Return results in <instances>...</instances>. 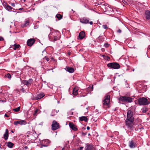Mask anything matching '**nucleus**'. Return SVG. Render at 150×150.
Masks as SVG:
<instances>
[{
	"label": "nucleus",
	"mask_w": 150,
	"mask_h": 150,
	"mask_svg": "<svg viewBox=\"0 0 150 150\" xmlns=\"http://www.w3.org/2000/svg\"><path fill=\"white\" fill-rule=\"evenodd\" d=\"M21 91H22L23 92H24L25 91V89L24 88H22L21 90Z\"/></svg>",
	"instance_id": "79ce46f5"
},
{
	"label": "nucleus",
	"mask_w": 150,
	"mask_h": 150,
	"mask_svg": "<svg viewBox=\"0 0 150 150\" xmlns=\"http://www.w3.org/2000/svg\"><path fill=\"white\" fill-rule=\"evenodd\" d=\"M69 126L74 131H76L78 130L76 126L74 125L72 122H69Z\"/></svg>",
	"instance_id": "2eb2a0df"
},
{
	"label": "nucleus",
	"mask_w": 150,
	"mask_h": 150,
	"mask_svg": "<svg viewBox=\"0 0 150 150\" xmlns=\"http://www.w3.org/2000/svg\"><path fill=\"white\" fill-rule=\"evenodd\" d=\"M85 36V33L83 31L80 32L78 36V39L79 40H82L84 38Z\"/></svg>",
	"instance_id": "a211bd4d"
},
{
	"label": "nucleus",
	"mask_w": 150,
	"mask_h": 150,
	"mask_svg": "<svg viewBox=\"0 0 150 150\" xmlns=\"http://www.w3.org/2000/svg\"><path fill=\"white\" fill-rule=\"evenodd\" d=\"M146 18L147 19H150V11L148 10L145 12Z\"/></svg>",
	"instance_id": "4be33fe9"
},
{
	"label": "nucleus",
	"mask_w": 150,
	"mask_h": 150,
	"mask_svg": "<svg viewBox=\"0 0 150 150\" xmlns=\"http://www.w3.org/2000/svg\"><path fill=\"white\" fill-rule=\"evenodd\" d=\"M4 40V38L0 36V41H3Z\"/></svg>",
	"instance_id": "4c0bfd02"
},
{
	"label": "nucleus",
	"mask_w": 150,
	"mask_h": 150,
	"mask_svg": "<svg viewBox=\"0 0 150 150\" xmlns=\"http://www.w3.org/2000/svg\"><path fill=\"white\" fill-rule=\"evenodd\" d=\"M56 17L58 19V20H60L62 18V15L60 14H57L56 15Z\"/></svg>",
	"instance_id": "c85d7f7f"
},
{
	"label": "nucleus",
	"mask_w": 150,
	"mask_h": 150,
	"mask_svg": "<svg viewBox=\"0 0 150 150\" xmlns=\"http://www.w3.org/2000/svg\"><path fill=\"white\" fill-rule=\"evenodd\" d=\"M134 69H133V71H134Z\"/></svg>",
	"instance_id": "864d4df0"
},
{
	"label": "nucleus",
	"mask_w": 150,
	"mask_h": 150,
	"mask_svg": "<svg viewBox=\"0 0 150 150\" xmlns=\"http://www.w3.org/2000/svg\"><path fill=\"white\" fill-rule=\"evenodd\" d=\"M117 108H115V109L114 110V111H115L116 110H117Z\"/></svg>",
	"instance_id": "09e8293b"
},
{
	"label": "nucleus",
	"mask_w": 150,
	"mask_h": 150,
	"mask_svg": "<svg viewBox=\"0 0 150 150\" xmlns=\"http://www.w3.org/2000/svg\"><path fill=\"white\" fill-rule=\"evenodd\" d=\"M9 136L8 129H6L4 135V139L6 140L8 139Z\"/></svg>",
	"instance_id": "aec40b11"
},
{
	"label": "nucleus",
	"mask_w": 150,
	"mask_h": 150,
	"mask_svg": "<svg viewBox=\"0 0 150 150\" xmlns=\"http://www.w3.org/2000/svg\"><path fill=\"white\" fill-rule=\"evenodd\" d=\"M6 77L9 79H10L11 78V76L10 74L8 73L6 75Z\"/></svg>",
	"instance_id": "2f4dec72"
},
{
	"label": "nucleus",
	"mask_w": 150,
	"mask_h": 150,
	"mask_svg": "<svg viewBox=\"0 0 150 150\" xmlns=\"http://www.w3.org/2000/svg\"><path fill=\"white\" fill-rule=\"evenodd\" d=\"M25 149H27L28 148V147L27 146H25Z\"/></svg>",
	"instance_id": "603ef678"
},
{
	"label": "nucleus",
	"mask_w": 150,
	"mask_h": 150,
	"mask_svg": "<svg viewBox=\"0 0 150 150\" xmlns=\"http://www.w3.org/2000/svg\"><path fill=\"white\" fill-rule=\"evenodd\" d=\"M11 132H13V131L12 130V131H11Z\"/></svg>",
	"instance_id": "5fc2aeb1"
},
{
	"label": "nucleus",
	"mask_w": 150,
	"mask_h": 150,
	"mask_svg": "<svg viewBox=\"0 0 150 150\" xmlns=\"http://www.w3.org/2000/svg\"><path fill=\"white\" fill-rule=\"evenodd\" d=\"M83 148V147L80 146L78 148V149L79 150H82Z\"/></svg>",
	"instance_id": "c9c22d12"
},
{
	"label": "nucleus",
	"mask_w": 150,
	"mask_h": 150,
	"mask_svg": "<svg viewBox=\"0 0 150 150\" xmlns=\"http://www.w3.org/2000/svg\"><path fill=\"white\" fill-rule=\"evenodd\" d=\"M107 66L108 67L115 69H117L120 67V65L118 63L116 62L108 63L107 64Z\"/></svg>",
	"instance_id": "423d86ee"
},
{
	"label": "nucleus",
	"mask_w": 150,
	"mask_h": 150,
	"mask_svg": "<svg viewBox=\"0 0 150 150\" xmlns=\"http://www.w3.org/2000/svg\"><path fill=\"white\" fill-rule=\"evenodd\" d=\"M110 45L108 43H105L104 44V46L106 48H107L109 47Z\"/></svg>",
	"instance_id": "473e14b6"
},
{
	"label": "nucleus",
	"mask_w": 150,
	"mask_h": 150,
	"mask_svg": "<svg viewBox=\"0 0 150 150\" xmlns=\"http://www.w3.org/2000/svg\"><path fill=\"white\" fill-rule=\"evenodd\" d=\"M78 89L76 88H74L72 94L76 96L78 94Z\"/></svg>",
	"instance_id": "5701e85b"
},
{
	"label": "nucleus",
	"mask_w": 150,
	"mask_h": 150,
	"mask_svg": "<svg viewBox=\"0 0 150 150\" xmlns=\"http://www.w3.org/2000/svg\"><path fill=\"white\" fill-rule=\"evenodd\" d=\"M98 39L100 41L103 42L104 41V38L103 35H100L98 37Z\"/></svg>",
	"instance_id": "cd10ccee"
},
{
	"label": "nucleus",
	"mask_w": 150,
	"mask_h": 150,
	"mask_svg": "<svg viewBox=\"0 0 150 150\" xmlns=\"http://www.w3.org/2000/svg\"><path fill=\"white\" fill-rule=\"evenodd\" d=\"M11 5L13 7H14L15 6V4L13 3H11Z\"/></svg>",
	"instance_id": "ea45409f"
},
{
	"label": "nucleus",
	"mask_w": 150,
	"mask_h": 150,
	"mask_svg": "<svg viewBox=\"0 0 150 150\" xmlns=\"http://www.w3.org/2000/svg\"><path fill=\"white\" fill-rule=\"evenodd\" d=\"M80 21L83 23H88L89 22V18L85 17L82 18L80 19Z\"/></svg>",
	"instance_id": "dca6fc26"
},
{
	"label": "nucleus",
	"mask_w": 150,
	"mask_h": 150,
	"mask_svg": "<svg viewBox=\"0 0 150 150\" xmlns=\"http://www.w3.org/2000/svg\"><path fill=\"white\" fill-rule=\"evenodd\" d=\"M44 51V50H43V51L42 52H43Z\"/></svg>",
	"instance_id": "6e6d98bb"
},
{
	"label": "nucleus",
	"mask_w": 150,
	"mask_h": 150,
	"mask_svg": "<svg viewBox=\"0 0 150 150\" xmlns=\"http://www.w3.org/2000/svg\"><path fill=\"white\" fill-rule=\"evenodd\" d=\"M13 46L14 47L13 48V49L15 50H16L17 49L19 48L20 47V45H17L16 43L14 44Z\"/></svg>",
	"instance_id": "bb28decb"
},
{
	"label": "nucleus",
	"mask_w": 150,
	"mask_h": 150,
	"mask_svg": "<svg viewBox=\"0 0 150 150\" xmlns=\"http://www.w3.org/2000/svg\"><path fill=\"white\" fill-rule=\"evenodd\" d=\"M51 126L52 130L53 131L56 130L60 127L59 124L55 120L53 121Z\"/></svg>",
	"instance_id": "0eeeda50"
},
{
	"label": "nucleus",
	"mask_w": 150,
	"mask_h": 150,
	"mask_svg": "<svg viewBox=\"0 0 150 150\" xmlns=\"http://www.w3.org/2000/svg\"><path fill=\"white\" fill-rule=\"evenodd\" d=\"M20 110V107H18L16 108L13 109V110L15 112H17L19 111Z\"/></svg>",
	"instance_id": "c756f323"
},
{
	"label": "nucleus",
	"mask_w": 150,
	"mask_h": 150,
	"mask_svg": "<svg viewBox=\"0 0 150 150\" xmlns=\"http://www.w3.org/2000/svg\"><path fill=\"white\" fill-rule=\"evenodd\" d=\"M62 150H63V149H62Z\"/></svg>",
	"instance_id": "bf43d9fd"
},
{
	"label": "nucleus",
	"mask_w": 150,
	"mask_h": 150,
	"mask_svg": "<svg viewBox=\"0 0 150 150\" xmlns=\"http://www.w3.org/2000/svg\"><path fill=\"white\" fill-rule=\"evenodd\" d=\"M138 103L139 105H148L150 103L149 99H147L145 97H141L139 98L137 100Z\"/></svg>",
	"instance_id": "f03ea898"
},
{
	"label": "nucleus",
	"mask_w": 150,
	"mask_h": 150,
	"mask_svg": "<svg viewBox=\"0 0 150 150\" xmlns=\"http://www.w3.org/2000/svg\"><path fill=\"white\" fill-rule=\"evenodd\" d=\"M85 149V150H96V147L92 144L87 143L86 144Z\"/></svg>",
	"instance_id": "6e6552de"
},
{
	"label": "nucleus",
	"mask_w": 150,
	"mask_h": 150,
	"mask_svg": "<svg viewBox=\"0 0 150 150\" xmlns=\"http://www.w3.org/2000/svg\"><path fill=\"white\" fill-rule=\"evenodd\" d=\"M45 96L44 94L43 93H41L36 95L35 97L33 99L35 100L40 99L43 97Z\"/></svg>",
	"instance_id": "4468645a"
},
{
	"label": "nucleus",
	"mask_w": 150,
	"mask_h": 150,
	"mask_svg": "<svg viewBox=\"0 0 150 150\" xmlns=\"http://www.w3.org/2000/svg\"><path fill=\"white\" fill-rule=\"evenodd\" d=\"M33 82V79H30L28 80H23L22 82L23 84L27 86L30 85Z\"/></svg>",
	"instance_id": "9d476101"
},
{
	"label": "nucleus",
	"mask_w": 150,
	"mask_h": 150,
	"mask_svg": "<svg viewBox=\"0 0 150 150\" xmlns=\"http://www.w3.org/2000/svg\"><path fill=\"white\" fill-rule=\"evenodd\" d=\"M89 23L90 25H92L93 24V22L92 21H90L89 22Z\"/></svg>",
	"instance_id": "c03bdc74"
},
{
	"label": "nucleus",
	"mask_w": 150,
	"mask_h": 150,
	"mask_svg": "<svg viewBox=\"0 0 150 150\" xmlns=\"http://www.w3.org/2000/svg\"><path fill=\"white\" fill-rule=\"evenodd\" d=\"M90 129V127L89 126H87V130H89Z\"/></svg>",
	"instance_id": "a18cd8bd"
},
{
	"label": "nucleus",
	"mask_w": 150,
	"mask_h": 150,
	"mask_svg": "<svg viewBox=\"0 0 150 150\" xmlns=\"http://www.w3.org/2000/svg\"><path fill=\"white\" fill-rule=\"evenodd\" d=\"M110 96L107 95L105 96L104 100L103 101V106L104 108H108L110 107Z\"/></svg>",
	"instance_id": "7ed1b4c3"
},
{
	"label": "nucleus",
	"mask_w": 150,
	"mask_h": 150,
	"mask_svg": "<svg viewBox=\"0 0 150 150\" xmlns=\"http://www.w3.org/2000/svg\"><path fill=\"white\" fill-rule=\"evenodd\" d=\"M122 31H121V30H120V29H119L117 30V32L119 33H121Z\"/></svg>",
	"instance_id": "58836bf2"
},
{
	"label": "nucleus",
	"mask_w": 150,
	"mask_h": 150,
	"mask_svg": "<svg viewBox=\"0 0 150 150\" xmlns=\"http://www.w3.org/2000/svg\"><path fill=\"white\" fill-rule=\"evenodd\" d=\"M45 59H46V60L47 62L49 61L50 60L49 58H48L47 57H45Z\"/></svg>",
	"instance_id": "e433bc0d"
},
{
	"label": "nucleus",
	"mask_w": 150,
	"mask_h": 150,
	"mask_svg": "<svg viewBox=\"0 0 150 150\" xmlns=\"http://www.w3.org/2000/svg\"><path fill=\"white\" fill-rule=\"evenodd\" d=\"M93 86H92V87H91V88H88V89H90V91H92L93 90Z\"/></svg>",
	"instance_id": "a19ab883"
},
{
	"label": "nucleus",
	"mask_w": 150,
	"mask_h": 150,
	"mask_svg": "<svg viewBox=\"0 0 150 150\" xmlns=\"http://www.w3.org/2000/svg\"><path fill=\"white\" fill-rule=\"evenodd\" d=\"M79 120L81 121H85V122H87L88 119L86 116H82L79 117Z\"/></svg>",
	"instance_id": "412c9836"
},
{
	"label": "nucleus",
	"mask_w": 150,
	"mask_h": 150,
	"mask_svg": "<svg viewBox=\"0 0 150 150\" xmlns=\"http://www.w3.org/2000/svg\"><path fill=\"white\" fill-rule=\"evenodd\" d=\"M35 40L34 38L28 39L27 41V45L28 46L31 47L35 42Z\"/></svg>",
	"instance_id": "ddd939ff"
},
{
	"label": "nucleus",
	"mask_w": 150,
	"mask_h": 150,
	"mask_svg": "<svg viewBox=\"0 0 150 150\" xmlns=\"http://www.w3.org/2000/svg\"><path fill=\"white\" fill-rule=\"evenodd\" d=\"M1 101L3 102H5L6 101L5 100H1Z\"/></svg>",
	"instance_id": "49530a36"
},
{
	"label": "nucleus",
	"mask_w": 150,
	"mask_h": 150,
	"mask_svg": "<svg viewBox=\"0 0 150 150\" xmlns=\"http://www.w3.org/2000/svg\"><path fill=\"white\" fill-rule=\"evenodd\" d=\"M140 86H141L140 87L141 88L142 87V89L143 90L142 91H146L147 88V85H140Z\"/></svg>",
	"instance_id": "393cba45"
},
{
	"label": "nucleus",
	"mask_w": 150,
	"mask_h": 150,
	"mask_svg": "<svg viewBox=\"0 0 150 150\" xmlns=\"http://www.w3.org/2000/svg\"><path fill=\"white\" fill-rule=\"evenodd\" d=\"M120 101L123 102L131 103L134 100V98L127 96H122L119 98Z\"/></svg>",
	"instance_id": "20e7f679"
},
{
	"label": "nucleus",
	"mask_w": 150,
	"mask_h": 150,
	"mask_svg": "<svg viewBox=\"0 0 150 150\" xmlns=\"http://www.w3.org/2000/svg\"><path fill=\"white\" fill-rule=\"evenodd\" d=\"M103 56H104V55H103Z\"/></svg>",
	"instance_id": "4d7b16f0"
},
{
	"label": "nucleus",
	"mask_w": 150,
	"mask_h": 150,
	"mask_svg": "<svg viewBox=\"0 0 150 150\" xmlns=\"http://www.w3.org/2000/svg\"><path fill=\"white\" fill-rule=\"evenodd\" d=\"M53 112H56V113H57V111L56 110H54V111H53Z\"/></svg>",
	"instance_id": "8fccbe9b"
},
{
	"label": "nucleus",
	"mask_w": 150,
	"mask_h": 150,
	"mask_svg": "<svg viewBox=\"0 0 150 150\" xmlns=\"http://www.w3.org/2000/svg\"><path fill=\"white\" fill-rule=\"evenodd\" d=\"M58 32H54L51 33L49 35V37L50 40L52 41H55L59 39L58 37H57V33Z\"/></svg>",
	"instance_id": "39448f33"
},
{
	"label": "nucleus",
	"mask_w": 150,
	"mask_h": 150,
	"mask_svg": "<svg viewBox=\"0 0 150 150\" xmlns=\"http://www.w3.org/2000/svg\"><path fill=\"white\" fill-rule=\"evenodd\" d=\"M149 49H150V46H149L148 47Z\"/></svg>",
	"instance_id": "3c124183"
},
{
	"label": "nucleus",
	"mask_w": 150,
	"mask_h": 150,
	"mask_svg": "<svg viewBox=\"0 0 150 150\" xmlns=\"http://www.w3.org/2000/svg\"><path fill=\"white\" fill-rule=\"evenodd\" d=\"M129 145L130 148H134L136 147V143L134 140H132L129 141Z\"/></svg>",
	"instance_id": "f8f14e48"
},
{
	"label": "nucleus",
	"mask_w": 150,
	"mask_h": 150,
	"mask_svg": "<svg viewBox=\"0 0 150 150\" xmlns=\"http://www.w3.org/2000/svg\"><path fill=\"white\" fill-rule=\"evenodd\" d=\"M111 137H112V136H111Z\"/></svg>",
	"instance_id": "13d9d810"
},
{
	"label": "nucleus",
	"mask_w": 150,
	"mask_h": 150,
	"mask_svg": "<svg viewBox=\"0 0 150 150\" xmlns=\"http://www.w3.org/2000/svg\"><path fill=\"white\" fill-rule=\"evenodd\" d=\"M14 144L11 142H8L7 143V146L10 148H11L14 145Z\"/></svg>",
	"instance_id": "b1692460"
},
{
	"label": "nucleus",
	"mask_w": 150,
	"mask_h": 150,
	"mask_svg": "<svg viewBox=\"0 0 150 150\" xmlns=\"http://www.w3.org/2000/svg\"><path fill=\"white\" fill-rule=\"evenodd\" d=\"M133 113L131 110H128L127 113V117L125 120L126 125L127 128L131 131H133L135 128L133 126L134 122Z\"/></svg>",
	"instance_id": "f257e3e1"
},
{
	"label": "nucleus",
	"mask_w": 150,
	"mask_h": 150,
	"mask_svg": "<svg viewBox=\"0 0 150 150\" xmlns=\"http://www.w3.org/2000/svg\"><path fill=\"white\" fill-rule=\"evenodd\" d=\"M29 24V21H26L25 22V23L24 24V26H26L27 25H28Z\"/></svg>",
	"instance_id": "7c9ffc66"
},
{
	"label": "nucleus",
	"mask_w": 150,
	"mask_h": 150,
	"mask_svg": "<svg viewBox=\"0 0 150 150\" xmlns=\"http://www.w3.org/2000/svg\"><path fill=\"white\" fill-rule=\"evenodd\" d=\"M65 69L66 71L70 73H72L74 71V68L73 67H66V68H65Z\"/></svg>",
	"instance_id": "6ab92c4d"
},
{
	"label": "nucleus",
	"mask_w": 150,
	"mask_h": 150,
	"mask_svg": "<svg viewBox=\"0 0 150 150\" xmlns=\"http://www.w3.org/2000/svg\"><path fill=\"white\" fill-rule=\"evenodd\" d=\"M103 28L105 29H107L108 28L106 25H102Z\"/></svg>",
	"instance_id": "72a5a7b5"
},
{
	"label": "nucleus",
	"mask_w": 150,
	"mask_h": 150,
	"mask_svg": "<svg viewBox=\"0 0 150 150\" xmlns=\"http://www.w3.org/2000/svg\"><path fill=\"white\" fill-rule=\"evenodd\" d=\"M38 111V110L37 109L34 111V112L33 114V115L34 116H35L36 115V114L37 113Z\"/></svg>",
	"instance_id": "f704fd0d"
},
{
	"label": "nucleus",
	"mask_w": 150,
	"mask_h": 150,
	"mask_svg": "<svg viewBox=\"0 0 150 150\" xmlns=\"http://www.w3.org/2000/svg\"><path fill=\"white\" fill-rule=\"evenodd\" d=\"M4 5L5 8L8 11H12L13 9V11L14 12H15V11H14V10H15L14 9L13 7H12L11 6L9 5L8 4L6 3H5V4H4Z\"/></svg>",
	"instance_id": "f3484780"
},
{
	"label": "nucleus",
	"mask_w": 150,
	"mask_h": 150,
	"mask_svg": "<svg viewBox=\"0 0 150 150\" xmlns=\"http://www.w3.org/2000/svg\"><path fill=\"white\" fill-rule=\"evenodd\" d=\"M50 143V140L49 139H46L42 140L41 144L42 146H41V147H42V146L45 147L48 146Z\"/></svg>",
	"instance_id": "9b49d317"
},
{
	"label": "nucleus",
	"mask_w": 150,
	"mask_h": 150,
	"mask_svg": "<svg viewBox=\"0 0 150 150\" xmlns=\"http://www.w3.org/2000/svg\"><path fill=\"white\" fill-rule=\"evenodd\" d=\"M27 124V122L25 120H21L17 121H15L14 122V125L17 126L18 124L21 125H25Z\"/></svg>",
	"instance_id": "1a4fd4ad"
},
{
	"label": "nucleus",
	"mask_w": 150,
	"mask_h": 150,
	"mask_svg": "<svg viewBox=\"0 0 150 150\" xmlns=\"http://www.w3.org/2000/svg\"><path fill=\"white\" fill-rule=\"evenodd\" d=\"M23 9V8H21L19 9V10H21L22 9Z\"/></svg>",
	"instance_id": "de8ad7c7"
},
{
	"label": "nucleus",
	"mask_w": 150,
	"mask_h": 150,
	"mask_svg": "<svg viewBox=\"0 0 150 150\" xmlns=\"http://www.w3.org/2000/svg\"><path fill=\"white\" fill-rule=\"evenodd\" d=\"M4 116L6 117H9V116L6 114H5L4 115Z\"/></svg>",
	"instance_id": "37998d69"
},
{
	"label": "nucleus",
	"mask_w": 150,
	"mask_h": 150,
	"mask_svg": "<svg viewBox=\"0 0 150 150\" xmlns=\"http://www.w3.org/2000/svg\"><path fill=\"white\" fill-rule=\"evenodd\" d=\"M141 110L143 113H145L148 110V108L146 107H145L143 108Z\"/></svg>",
	"instance_id": "a878e982"
}]
</instances>
